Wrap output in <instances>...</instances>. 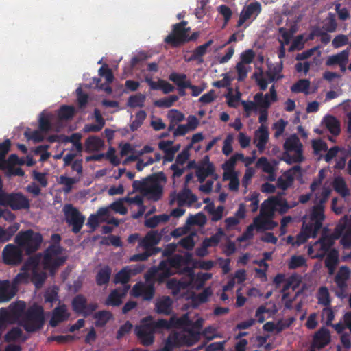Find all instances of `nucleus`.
<instances>
[{
  "label": "nucleus",
  "mask_w": 351,
  "mask_h": 351,
  "mask_svg": "<svg viewBox=\"0 0 351 351\" xmlns=\"http://www.w3.org/2000/svg\"><path fill=\"white\" fill-rule=\"evenodd\" d=\"M66 259L64 250L59 245L49 247L44 254L32 257L14 280V284L26 283L32 281L37 288L46 279L45 270L53 273Z\"/></svg>",
  "instance_id": "obj_1"
},
{
  "label": "nucleus",
  "mask_w": 351,
  "mask_h": 351,
  "mask_svg": "<svg viewBox=\"0 0 351 351\" xmlns=\"http://www.w3.org/2000/svg\"><path fill=\"white\" fill-rule=\"evenodd\" d=\"M25 304L23 302H18L10 305L9 308L0 309V336L2 328L6 323L15 321L19 322L29 332L39 329L44 320L42 307L38 305L33 306L27 314H23Z\"/></svg>",
  "instance_id": "obj_2"
},
{
  "label": "nucleus",
  "mask_w": 351,
  "mask_h": 351,
  "mask_svg": "<svg viewBox=\"0 0 351 351\" xmlns=\"http://www.w3.org/2000/svg\"><path fill=\"white\" fill-rule=\"evenodd\" d=\"M203 322V319H198L195 323L192 324L189 321L187 315H184L178 319H171L172 325L184 328L182 334L175 333L169 337V338L174 337L171 343V348L173 349L174 347L182 344L191 346L195 343L199 339V330Z\"/></svg>",
  "instance_id": "obj_3"
},
{
  "label": "nucleus",
  "mask_w": 351,
  "mask_h": 351,
  "mask_svg": "<svg viewBox=\"0 0 351 351\" xmlns=\"http://www.w3.org/2000/svg\"><path fill=\"white\" fill-rule=\"evenodd\" d=\"M166 181L165 176L159 173L143 181H134L132 186L147 199L156 202L162 197Z\"/></svg>",
  "instance_id": "obj_4"
},
{
  "label": "nucleus",
  "mask_w": 351,
  "mask_h": 351,
  "mask_svg": "<svg viewBox=\"0 0 351 351\" xmlns=\"http://www.w3.org/2000/svg\"><path fill=\"white\" fill-rule=\"evenodd\" d=\"M324 216L322 206H317L304 219L303 228L298 234L295 243L299 245L304 243L308 238L315 237L317 232L322 226Z\"/></svg>",
  "instance_id": "obj_5"
},
{
  "label": "nucleus",
  "mask_w": 351,
  "mask_h": 351,
  "mask_svg": "<svg viewBox=\"0 0 351 351\" xmlns=\"http://www.w3.org/2000/svg\"><path fill=\"white\" fill-rule=\"evenodd\" d=\"M171 323L169 324L164 319L154 322L151 317L143 319L141 324L136 327L135 333L145 346H149L154 342V333L156 329L160 328H169Z\"/></svg>",
  "instance_id": "obj_6"
},
{
  "label": "nucleus",
  "mask_w": 351,
  "mask_h": 351,
  "mask_svg": "<svg viewBox=\"0 0 351 351\" xmlns=\"http://www.w3.org/2000/svg\"><path fill=\"white\" fill-rule=\"evenodd\" d=\"M283 147L282 160L287 164L299 163L304 160L302 144L295 134L286 138Z\"/></svg>",
  "instance_id": "obj_7"
},
{
  "label": "nucleus",
  "mask_w": 351,
  "mask_h": 351,
  "mask_svg": "<svg viewBox=\"0 0 351 351\" xmlns=\"http://www.w3.org/2000/svg\"><path fill=\"white\" fill-rule=\"evenodd\" d=\"M186 25V23L174 25L172 32L165 38V41L176 47L189 41L195 40L199 37V32H194L189 35L190 28Z\"/></svg>",
  "instance_id": "obj_8"
},
{
  "label": "nucleus",
  "mask_w": 351,
  "mask_h": 351,
  "mask_svg": "<svg viewBox=\"0 0 351 351\" xmlns=\"http://www.w3.org/2000/svg\"><path fill=\"white\" fill-rule=\"evenodd\" d=\"M14 241L26 253L30 254L39 249L43 237L40 233L28 230L19 232L16 236Z\"/></svg>",
  "instance_id": "obj_9"
},
{
  "label": "nucleus",
  "mask_w": 351,
  "mask_h": 351,
  "mask_svg": "<svg viewBox=\"0 0 351 351\" xmlns=\"http://www.w3.org/2000/svg\"><path fill=\"white\" fill-rule=\"evenodd\" d=\"M281 66L280 65H268V69L264 72L262 69L258 68L253 74L256 84L261 90L267 89L269 82L277 81L282 76L280 75Z\"/></svg>",
  "instance_id": "obj_10"
},
{
  "label": "nucleus",
  "mask_w": 351,
  "mask_h": 351,
  "mask_svg": "<svg viewBox=\"0 0 351 351\" xmlns=\"http://www.w3.org/2000/svg\"><path fill=\"white\" fill-rule=\"evenodd\" d=\"M161 234L157 231L149 232L145 237L139 240L138 249L144 251L143 253L134 255L130 258L131 261H144L151 254L152 247L157 245L161 240Z\"/></svg>",
  "instance_id": "obj_11"
},
{
  "label": "nucleus",
  "mask_w": 351,
  "mask_h": 351,
  "mask_svg": "<svg viewBox=\"0 0 351 351\" xmlns=\"http://www.w3.org/2000/svg\"><path fill=\"white\" fill-rule=\"evenodd\" d=\"M182 258L181 256H177L171 260L162 261L156 270L154 278L159 282H162L165 278L174 274L178 270Z\"/></svg>",
  "instance_id": "obj_12"
},
{
  "label": "nucleus",
  "mask_w": 351,
  "mask_h": 351,
  "mask_svg": "<svg viewBox=\"0 0 351 351\" xmlns=\"http://www.w3.org/2000/svg\"><path fill=\"white\" fill-rule=\"evenodd\" d=\"M103 222L114 226L119 224V221L111 215L110 208L108 206L99 208L95 213L90 215L87 225L93 229H95L99 223Z\"/></svg>",
  "instance_id": "obj_13"
},
{
  "label": "nucleus",
  "mask_w": 351,
  "mask_h": 351,
  "mask_svg": "<svg viewBox=\"0 0 351 351\" xmlns=\"http://www.w3.org/2000/svg\"><path fill=\"white\" fill-rule=\"evenodd\" d=\"M63 212L64 214L66 222L72 226V230L74 232H78L84 222V217L82 216L77 208H74L71 204H66L63 207Z\"/></svg>",
  "instance_id": "obj_14"
},
{
  "label": "nucleus",
  "mask_w": 351,
  "mask_h": 351,
  "mask_svg": "<svg viewBox=\"0 0 351 351\" xmlns=\"http://www.w3.org/2000/svg\"><path fill=\"white\" fill-rule=\"evenodd\" d=\"M335 231L341 237V243L345 247L351 246V215L341 218L336 227Z\"/></svg>",
  "instance_id": "obj_15"
},
{
  "label": "nucleus",
  "mask_w": 351,
  "mask_h": 351,
  "mask_svg": "<svg viewBox=\"0 0 351 351\" xmlns=\"http://www.w3.org/2000/svg\"><path fill=\"white\" fill-rule=\"evenodd\" d=\"M311 191L318 202V204L315 206L313 209L317 206H322L323 208L322 204L327 200L331 192L330 184L327 182L321 183L320 180H314L311 185Z\"/></svg>",
  "instance_id": "obj_16"
},
{
  "label": "nucleus",
  "mask_w": 351,
  "mask_h": 351,
  "mask_svg": "<svg viewBox=\"0 0 351 351\" xmlns=\"http://www.w3.org/2000/svg\"><path fill=\"white\" fill-rule=\"evenodd\" d=\"M333 244V239L329 237H325L315 242L308 247V254L312 258H322L328 252Z\"/></svg>",
  "instance_id": "obj_17"
},
{
  "label": "nucleus",
  "mask_w": 351,
  "mask_h": 351,
  "mask_svg": "<svg viewBox=\"0 0 351 351\" xmlns=\"http://www.w3.org/2000/svg\"><path fill=\"white\" fill-rule=\"evenodd\" d=\"M20 247L13 244L7 245L2 252L4 263L9 265H16L22 260V251Z\"/></svg>",
  "instance_id": "obj_18"
},
{
  "label": "nucleus",
  "mask_w": 351,
  "mask_h": 351,
  "mask_svg": "<svg viewBox=\"0 0 351 351\" xmlns=\"http://www.w3.org/2000/svg\"><path fill=\"white\" fill-rule=\"evenodd\" d=\"M261 10L262 6L258 1H252L246 4L242 9L237 22H245L247 20L253 21L256 19Z\"/></svg>",
  "instance_id": "obj_19"
},
{
  "label": "nucleus",
  "mask_w": 351,
  "mask_h": 351,
  "mask_svg": "<svg viewBox=\"0 0 351 351\" xmlns=\"http://www.w3.org/2000/svg\"><path fill=\"white\" fill-rule=\"evenodd\" d=\"M269 133L268 128L265 124L261 126L254 132L253 143L258 150L262 153L265 149L266 145L269 141Z\"/></svg>",
  "instance_id": "obj_20"
},
{
  "label": "nucleus",
  "mask_w": 351,
  "mask_h": 351,
  "mask_svg": "<svg viewBox=\"0 0 351 351\" xmlns=\"http://www.w3.org/2000/svg\"><path fill=\"white\" fill-rule=\"evenodd\" d=\"M254 100L257 103L259 108L267 109L273 102L277 101V93L274 85L271 86L269 93L265 95L257 93L254 97Z\"/></svg>",
  "instance_id": "obj_21"
},
{
  "label": "nucleus",
  "mask_w": 351,
  "mask_h": 351,
  "mask_svg": "<svg viewBox=\"0 0 351 351\" xmlns=\"http://www.w3.org/2000/svg\"><path fill=\"white\" fill-rule=\"evenodd\" d=\"M132 295L141 296L144 300H151L154 296L153 285L149 282L137 283L132 288Z\"/></svg>",
  "instance_id": "obj_22"
},
{
  "label": "nucleus",
  "mask_w": 351,
  "mask_h": 351,
  "mask_svg": "<svg viewBox=\"0 0 351 351\" xmlns=\"http://www.w3.org/2000/svg\"><path fill=\"white\" fill-rule=\"evenodd\" d=\"M252 224L257 231L272 230L278 226V223L273 221V217L261 213L254 219Z\"/></svg>",
  "instance_id": "obj_23"
},
{
  "label": "nucleus",
  "mask_w": 351,
  "mask_h": 351,
  "mask_svg": "<svg viewBox=\"0 0 351 351\" xmlns=\"http://www.w3.org/2000/svg\"><path fill=\"white\" fill-rule=\"evenodd\" d=\"M158 147L165 154V160L167 161H172L174 158V155L180 149V145H173V142L171 141H161L158 143Z\"/></svg>",
  "instance_id": "obj_24"
},
{
  "label": "nucleus",
  "mask_w": 351,
  "mask_h": 351,
  "mask_svg": "<svg viewBox=\"0 0 351 351\" xmlns=\"http://www.w3.org/2000/svg\"><path fill=\"white\" fill-rule=\"evenodd\" d=\"M223 170V178L229 181V189L231 191H237L239 189V173L234 169L222 166Z\"/></svg>",
  "instance_id": "obj_25"
},
{
  "label": "nucleus",
  "mask_w": 351,
  "mask_h": 351,
  "mask_svg": "<svg viewBox=\"0 0 351 351\" xmlns=\"http://www.w3.org/2000/svg\"><path fill=\"white\" fill-rule=\"evenodd\" d=\"M211 276L212 275L210 273H198L197 275H195L191 271L187 274L190 287L195 289H199Z\"/></svg>",
  "instance_id": "obj_26"
},
{
  "label": "nucleus",
  "mask_w": 351,
  "mask_h": 351,
  "mask_svg": "<svg viewBox=\"0 0 351 351\" xmlns=\"http://www.w3.org/2000/svg\"><path fill=\"white\" fill-rule=\"evenodd\" d=\"M73 307L75 311L82 313L84 315H88L97 308L95 304L87 306L86 305V300L82 295H77L73 299Z\"/></svg>",
  "instance_id": "obj_27"
},
{
  "label": "nucleus",
  "mask_w": 351,
  "mask_h": 351,
  "mask_svg": "<svg viewBox=\"0 0 351 351\" xmlns=\"http://www.w3.org/2000/svg\"><path fill=\"white\" fill-rule=\"evenodd\" d=\"M8 203L14 210L28 208L29 207L28 199L21 193L10 195L8 197Z\"/></svg>",
  "instance_id": "obj_28"
},
{
  "label": "nucleus",
  "mask_w": 351,
  "mask_h": 351,
  "mask_svg": "<svg viewBox=\"0 0 351 351\" xmlns=\"http://www.w3.org/2000/svg\"><path fill=\"white\" fill-rule=\"evenodd\" d=\"M300 292L295 290L294 286L291 283L287 282L282 291V301L287 308L292 306L293 301L299 295Z\"/></svg>",
  "instance_id": "obj_29"
},
{
  "label": "nucleus",
  "mask_w": 351,
  "mask_h": 351,
  "mask_svg": "<svg viewBox=\"0 0 351 351\" xmlns=\"http://www.w3.org/2000/svg\"><path fill=\"white\" fill-rule=\"evenodd\" d=\"M16 289L14 285L7 281L0 282V302H5L11 300L16 293Z\"/></svg>",
  "instance_id": "obj_30"
},
{
  "label": "nucleus",
  "mask_w": 351,
  "mask_h": 351,
  "mask_svg": "<svg viewBox=\"0 0 351 351\" xmlns=\"http://www.w3.org/2000/svg\"><path fill=\"white\" fill-rule=\"evenodd\" d=\"M299 170V167H295L285 172L278 179V186L283 190L289 188L293 183L295 173Z\"/></svg>",
  "instance_id": "obj_31"
},
{
  "label": "nucleus",
  "mask_w": 351,
  "mask_h": 351,
  "mask_svg": "<svg viewBox=\"0 0 351 351\" xmlns=\"http://www.w3.org/2000/svg\"><path fill=\"white\" fill-rule=\"evenodd\" d=\"M129 287L124 286L123 288H120L112 291L108 296L106 304L111 306L119 305L123 298L126 295L128 291Z\"/></svg>",
  "instance_id": "obj_32"
},
{
  "label": "nucleus",
  "mask_w": 351,
  "mask_h": 351,
  "mask_svg": "<svg viewBox=\"0 0 351 351\" xmlns=\"http://www.w3.org/2000/svg\"><path fill=\"white\" fill-rule=\"evenodd\" d=\"M322 125L333 135L337 136L340 132L339 121L332 115H326L322 121Z\"/></svg>",
  "instance_id": "obj_33"
},
{
  "label": "nucleus",
  "mask_w": 351,
  "mask_h": 351,
  "mask_svg": "<svg viewBox=\"0 0 351 351\" xmlns=\"http://www.w3.org/2000/svg\"><path fill=\"white\" fill-rule=\"evenodd\" d=\"M69 316L66 308L64 305H60L56 308L53 312L50 324L52 326H57L60 322L66 319Z\"/></svg>",
  "instance_id": "obj_34"
},
{
  "label": "nucleus",
  "mask_w": 351,
  "mask_h": 351,
  "mask_svg": "<svg viewBox=\"0 0 351 351\" xmlns=\"http://www.w3.org/2000/svg\"><path fill=\"white\" fill-rule=\"evenodd\" d=\"M349 60V51L343 50L340 53L329 56L326 62L327 66H332L335 64H347Z\"/></svg>",
  "instance_id": "obj_35"
},
{
  "label": "nucleus",
  "mask_w": 351,
  "mask_h": 351,
  "mask_svg": "<svg viewBox=\"0 0 351 351\" xmlns=\"http://www.w3.org/2000/svg\"><path fill=\"white\" fill-rule=\"evenodd\" d=\"M211 176L213 179L217 180V176L215 173V168L209 162L203 164L197 172V176L199 182H202L205 178Z\"/></svg>",
  "instance_id": "obj_36"
},
{
  "label": "nucleus",
  "mask_w": 351,
  "mask_h": 351,
  "mask_svg": "<svg viewBox=\"0 0 351 351\" xmlns=\"http://www.w3.org/2000/svg\"><path fill=\"white\" fill-rule=\"evenodd\" d=\"M330 337L328 330L321 328L315 335L313 343L315 347L322 348L330 341Z\"/></svg>",
  "instance_id": "obj_37"
},
{
  "label": "nucleus",
  "mask_w": 351,
  "mask_h": 351,
  "mask_svg": "<svg viewBox=\"0 0 351 351\" xmlns=\"http://www.w3.org/2000/svg\"><path fill=\"white\" fill-rule=\"evenodd\" d=\"M350 275L351 271L348 267L346 266L341 267L335 279L337 286L341 289L344 288L346 286V281L350 278Z\"/></svg>",
  "instance_id": "obj_38"
},
{
  "label": "nucleus",
  "mask_w": 351,
  "mask_h": 351,
  "mask_svg": "<svg viewBox=\"0 0 351 351\" xmlns=\"http://www.w3.org/2000/svg\"><path fill=\"white\" fill-rule=\"evenodd\" d=\"M104 145V141L98 136H91L85 142V147L88 152H97Z\"/></svg>",
  "instance_id": "obj_39"
},
{
  "label": "nucleus",
  "mask_w": 351,
  "mask_h": 351,
  "mask_svg": "<svg viewBox=\"0 0 351 351\" xmlns=\"http://www.w3.org/2000/svg\"><path fill=\"white\" fill-rule=\"evenodd\" d=\"M277 311L276 306L274 304L267 303L264 306H260L256 312V317L260 323H263L265 321L264 313L272 315Z\"/></svg>",
  "instance_id": "obj_40"
},
{
  "label": "nucleus",
  "mask_w": 351,
  "mask_h": 351,
  "mask_svg": "<svg viewBox=\"0 0 351 351\" xmlns=\"http://www.w3.org/2000/svg\"><path fill=\"white\" fill-rule=\"evenodd\" d=\"M172 302L169 297H162L157 300L156 309L158 313L169 314L171 311Z\"/></svg>",
  "instance_id": "obj_41"
},
{
  "label": "nucleus",
  "mask_w": 351,
  "mask_h": 351,
  "mask_svg": "<svg viewBox=\"0 0 351 351\" xmlns=\"http://www.w3.org/2000/svg\"><path fill=\"white\" fill-rule=\"evenodd\" d=\"M169 80L182 88H186L190 86L191 82L187 79L186 75L183 73L173 72L169 75Z\"/></svg>",
  "instance_id": "obj_42"
},
{
  "label": "nucleus",
  "mask_w": 351,
  "mask_h": 351,
  "mask_svg": "<svg viewBox=\"0 0 351 351\" xmlns=\"http://www.w3.org/2000/svg\"><path fill=\"white\" fill-rule=\"evenodd\" d=\"M167 287L168 289L171 290L173 294L178 293L181 289H184L187 287H190L189 283V279L187 276L186 277V280L183 281L177 280L174 278L171 279L167 283Z\"/></svg>",
  "instance_id": "obj_43"
},
{
  "label": "nucleus",
  "mask_w": 351,
  "mask_h": 351,
  "mask_svg": "<svg viewBox=\"0 0 351 351\" xmlns=\"http://www.w3.org/2000/svg\"><path fill=\"white\" fill-rule=\"evenodd\" d=\"M276 206L273 196L265 200L261 206L260 213L271 217H274Z\"/></svg>",
  "instance_id": "obj_44"
},
{
  "label": "nucleus",
  "mask_w": 351,
  "mask_h": 351,
  "mask_svg": "<svg viewBox=\"0 0 351 351\" xmlns=\"http://www.w3.org/2000/svg\"><path fill=\"white\" fill-rule=\"evenodd\" d=\"M137 272V270L125 267L117 273L114 278V282L115 283H125L128 281L132 275H134Z\"/></svg>",
  "instance_id": "obj_45"
},
{
  "label": "nucleus",
  "mask_w": 351,
  "mask_h": 351,
  "mask_svg": "<svg viewBox=\"0 0 351 351\" xmlns=\"http://www.w3.org/2000/svg\"><path fill=\"white\" fill-rule=\"evenodd\" d=\"M170 215L162 214L160 215H155L151 218L147 219L145 221V225L149 228H155L162 223H165L169 221Z\"/></svg>",
  "instance_id": "obj_46"
},
{
  "label": "nucleus",
  "mask_w": 351,
  "mask_h": 351,
  "mask_svg": "<svg viewBox=\"0 0 351 351\" xmlns=\"http://www.w3.org/2000/svg\"><path fill=\"white\" fill-rule=\"evenodd\" d=\"M276 210L282 214L286 213L289 209L295 206V204H289L287 201L281 197L273 196Z\"/></svg>",
  "instance_id": "obj_47"
},
{
  "label": "nucleus",
  "mask_w": 351,
  "mask_h": 351,
  "mask_svg": "<svg viewBox=\"0 0 351 351\" xmlns=\"http://www.w3.org/2000/svg\"><path fill=\"white\" fill-rule=\"evenodd\" d=\"M146 96L141 93H138L130 96L128 100V106L130 108H141L144 106Z\"/></svg>",
  "instance_id": "obj_48"
},
{
  "label": "nucleus",
  "mask_w": 351,
  "mask_h": 351,
  "mask_svg": "<svg viewBox=\"0 0 351 351\" xmlns=\"http://www.w3.org/2000/svg\"><path fill=\"white\" fill-rule=\"evenodd\" d=\"M54 116L50 113H42L39 119L40 129L43 132L48 131L51 128V123L53 121Z\"/></svg>",
  "instance_id": "obj_49"
},
{
  "label": "nucleus",
  "mask_w": 351,
  "mask_h": 351,
  "mask_svg": "<svg viewBox=\"0 0 351 351\" xmlns=\"http://www.w3.org/2000/svg\"><path fill=\"white\" fill-rule=\"evenodd\" d=\"M319 304L328 306L330 303V297L328 289L326 287H321L317 293Z\"/></svg>",
  "instance_id": "obj_50"
},
{
  "label": "nucleus",
  "mask_w": 351,
  "mask_h": 351,
  "mask_svg": "<svg viewBox=\"0 0 351 351\" xmlns=\"http://www.w3.org/2000/svg\"><path fill=\"white\" fill-rule=\"evenodd\" d=\"M224 235L223 230L221 228H218L214 235L204 240L205 246L212 247L217 245Z\"/></svg>",
  "instance_id": "obj_51"
},
{
  "label": "nucleus",
  "mask_w": 351,
  "mask_h": 351,
  "mask_svg": "<svg viewBox=\"0 0 351 351\" xmlns=\"http://www.w3.org/2000/svg\"><path fill=\"white\" fill-rule=\"evenodd\" d=\"M206 217L204 214L202 213H198L195 215H190L187 220V225L192 226L196 225L198 226H203L206 223Z\"/></svg>",
  "instance_id": "obj_52"
},
{
  "label": "nucleus",
  "mask_w": 351,
  "mask_h": 351,
  "mask_svg": "<svg viewBox=\"0 0 351 351\" xmlns=\"http://www.w3.org/2000/svg\"><path fill=\"white\" fill-rule=\"evenodd\" d=\"M305 265L306 259L302 255H293L288 262V267L291 269H295Z\"/></svg>",
  "instance_id": "obj_53"
},
{
  "label": "nucleus",
  "mask_w": 351,
  "mask_h": 351,
  "mask_svg": "<svg viewBox=\"0 0 351 351\" xmlns=\"http://www.w3.org/2000/svg\"><path fill=\"white\" fill-rule=\"evenodd\" d=\"M333 185L335 190L342 196L345 197L348 195V189L346 186L344 180L342 178H335Z\"/></svg>",
  "instance_id": "obj_54"
},
{
  "label": "nucleus",
  "mask_w": 351,
  "mask_h": 351,
  "mask_svg": "<svg viewBox=\"0 0 351 351\" xmlns=\"http://www.w3.org/2000/svg\"><path fill=\"white\" fill-rule=\"evenodd\" d=\"M178 99L179 98L177 95H171L155 101L154 104V106L160 108H170L178 100Z\"/></svg>",
  "instance_id": "obj_55"
},
{
  "label": "nucleus",
  "mask_w": 351,
  "mask_h": 351,
  "mask_svg": "<svg viewBox=\"0 0 351 351\" xmlns=\"http://www.w3.org/2000/svg\"><path fill=\"white\" fill-rule=\"evenodd\" d=\"M310 82L308 80L303 79L299 80L291 87V90L295 93H304L305 94L309 93Z\"/></svg>",
  "instance_id": "obj_56"
},
{
  "label": "nucleus",
  "mask_w": 351,
  "mask_h": 351,
  "mask_svg": "<svg viewBox=\"0 0 351 351\" xmlns=\"http://www.w3.org/2000/svg\"><path fill=\"white\" fill-rule=\"evenodd\" d=\"M125 202H126L125 199L121 198L110 204L108 207L110 208V210H112L120 215H124L128 213V209L125 206Z\"/></svg>",
  "instance_id": "obj_57"
},
{
  "label": "nucleus",
  "mask_w": 351,
  "mask_h": 351,
  "mask_svg": "<svg viewBox=\"0 0 351 351\" xmlns=\"http://www.w3.org/2000/svg\"><path fill=\"white\" fill-rule=\"evenodd\" d=\"M111 314L108 311H100L95 314V325L102 326L111 318Z\"/></svg>",
  "instance_id": "obj_58"
},
{
  "label": "nucleus",
  "mask_w": 351,
  "mask_h": 351,
  "mask_svg": "<svg viewBox=\"0 0 351 351\" xmlns=\"http://www.w3.org/2000/svg\"><path fill=\"white\" fill-rule=\"evenodd\" d=\"M111 274L110 269L108 267H105L100 269L97 276V282L98 285H101L108 282Z\"/></svg>",
  "instance_id": "obj_59"
},
{
  "label": "nucleus",
  "mask_w": 351,
  "mask_h": 351,
  "mask_svg": "<svg viewBox=\"0 0 351 351\" xmlns=\"http://www.w3.org/2000/svg\"><path fill=\"white\" fill-rule=\"evenodd\" d=\"M337 261V254L335 251L330 252L328 254L325 263L326 266L328 269V272L330 274H333L335 270V267Z\"/></svg>",
  "instance_id": "obj_60"
},
{
  "label": "nucleus",
  "mask_w": 351,
  "mask_h": 351,
  "mask_svg": "<svg viewBox=\"0 0 351 351\" xmlns=\"http://www.w3.org/2000/svg\"><path fill=\"white\" fill-rule=\"evenodd\" d=\"M77 182V180L73 178L67 177L66 176L62 175L61 176L58 180V184L63 185L64 186V191L66 193H69L72 186Z\"/></svg>",
  "instance_id": "obj_61"
},
{
  "label": "nucleus",
  "mask_w": 351,
  "mask_h": 351,
  "mask_svg": "<svg viewBox=\"0 0 351 351\" xmlns=\"http://www.w3.org/2000/svg\"><path fill=\"white\" fill-rule=\"evenodd\" d=\"M178 198L180 202L187 204H191L197 201V197L189 190L183 191L179 194Z\"/></svg>",
  "instance_id": "obj_62"
},
{
  "label": "nucleus",
  "mask_w": 351,
  "mask_h": 351,
  "mask_svg": "<svg viewBox=\"0 0 351 351\" xmlns=\"http://www.w3.org/2000/svg\"><path fill=\"white\" fill-rule=\"evenodd\" d=\"M236 69L238 73V80H243L247 75L248 72L251 70L250 65L238 62L236 66Z\"/></svg>",
  "instance_id": "obj_63"
},
{
  "label": "nucleus",
  "mask_w": 351,
  "mask_h": 351,
  "mask_svg": "<svg viewBox=\"0 0 351 351\" xmlns=\"http://www.w3.org/2000/svg\"><path fill=\"white\" fill-rule=\"evenodd\" d=\"M74 108L72 106H63L58 111L60 119H69L74 114Z\"/></svg>",
  "instance_id": "obj_64"
}]
</instances>
